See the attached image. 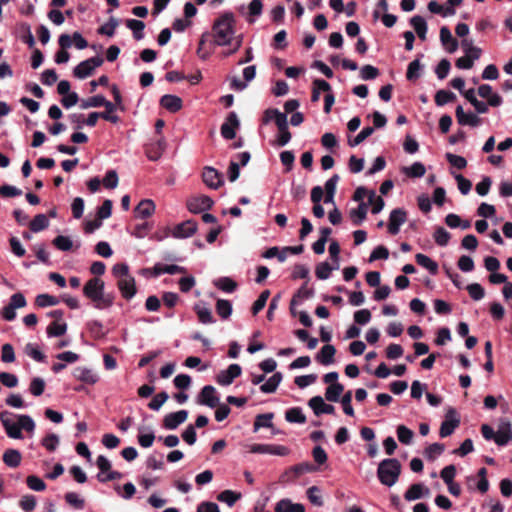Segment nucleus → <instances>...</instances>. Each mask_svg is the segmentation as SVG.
I'll use <instances>...</instances> for the list:
<instances>
[{
    "label": "nucleus",
    "mask_w": 512,
    "mask_h": 512,
    "mask_svg": "<svg viewBox=\"0 0 512 512\" xmlns=\"http://www.w3.org/2000/svg\"><path fill=\"white\" fill-rule=\"evenodd\" d=\"M202 180L211 189H218L224 183L222 174L211 166H205L202 172Z\"/></svg>",
    "instance_id": "obj_12"
},
{
    "label": "nucleus",
    "mask_w": 512,
    "mask_h": 512,
    "mask_svg": "<svg viewBox=\"0 0 512 512\" xmlns=\"http://www.w3.org/2000/svg\"><path fill=\"white\" fill-rule=\"evenodd\" d=\"M306 494H307V498L314 506H317V507L323 506L324 502H323V498L321 496V490L319 487H317V486L309 487L306 491Z\"/></svg>",
    "instance_id": "obj_55"
},
{
    "label": "nucleus",
    "mask_w": 512,
    "mask_h": 512,
    "mask_svg": "<svg viewBox=\"0 0 512 512\" xmlns=\"http://www.w3.org/2000/svg\"><path fill=\"white\" fill-rule=\"evenodd\" d=\"M422 68H423V65L420 63L419 58H416L415 60H413L412 62L409 63V65L407 67L406 78L409 81H415V80L419 79L421 76L420 72H421Z\"/></svg>",
    "instance_id": "obj_42"
},
{
    "label": "nucleus",
    "mask_w": 512,
    "mask_h": 512,
    "mask_svg": "<svg viewBox=\"0 0 512 512\" xmlns=\"http://www.w3.org/2000/svg\"><path fill=\"white\" fill-rule=\"evenodd\" d=\"M87 327L91 335L96 339H100L106 336L103 324L98 320H92L88 322Z\"/></svg>",
    "instance_id": "obj_63"
},
{
    "label": "nucleus",
    "mask_w": 512,
    "mask_h": 512,
    "mask_svg": "<svg viewBox=\"0 0 512 512\" xmlns=\"http://www.w3.org/2000/svg\"><path fill=\"white\" fill-rule=\"evenodd\" d=\"M102 106L105 107V111L100 112L101 118L113 124H117L120 121V118L114 112L119 110V107L115 103L107 100L105 97Z\"/></svg>",
    "instance_id": "obj_27"
},
{
    "label": "nucleus",
    "mask_w": 512,
    "mask_h": 512,
    "mask_svg": "<svg viewBox=\"0 0 512 512\" xmlns=\"http://www.w3.org/2000/svg\"><path fill=\"white\" fill-rule=\"evenodd\" d=\"M214 201L207 195L193 197L187 201V209L193 214H199L212 208Z\"/></svg>",
    "instance_id": "obj_9"
},
{
    "label": "nucleus",
    "mask_w": 512,
    "mask_h": 512,
    "mask_svg": "<svg viewBox=\"0 0 512 512\" xmlns=\"http://www.w3.org/2000/svg\"><path fill=\"white\" fill-rule=\"evenodd\" d=\"M415 260L418 265L427 269L431 275H436L438 272V263L432 260L429 256L418 253L415 255Z\"/></svg>",
    "instance_id": "obj_32"
},
{
    "label": "nucleus",
    "mask_w": 512,
    "mask_h": 512,
    "mask_svg": "<svg viewBox=\"0 0 512 512\" xmlns=\"http://www.w3.org/2000/svg\"><path fill=\"white\" fill-rule=\"evenodd\" d=\"M242 369L239 364L233 363L227 369L221 370L217 376L216 381L221 386H229L233 383L234 379L241 375Z\"/></svg>",
    "instance_id": "obj_14"
},
{
    "label": "nucleus",
    "mask_w": 512,
    "mask_h": 512,
    "mask_svg": "<svg viewBox=\"0 0 512 512\" xmlns=\"http://www.w3.org/2000/svg\"><path fill=\"white\" fill-rule=\"evenodd\" d=\"M235 17L232 12H225L220 15L213 23V44L216 46L230 45L234 39Z\"/></svg>",
    "instance_id": "obj_2"
},
{
    "label": "nucleus",
    "mask_w": 512,
    "mask_h": 512,
    "mask_svg": "<svg viewBox=\"0 0 512 512\" xmlns=\"http://www.w3.org/2000/svg\"><path fill=\"white\" fill-rule=\"evenodd\" d=\"M197 402L200 405L215 408L219 403V396L215 387L212 385L204 386L197 397Z\"/></svg>",
    "instance_id": "obj_13"
},
{
    "label": "nucleus",
    "mask_w": 512,
    "mask_h": 512,
    "mask_svg": "<svg viewBox=\"0 0 512 512\" xmlns=\"http://www.w3.org/2000/svg\"><path fill=\"white\" fill-rule=\"evenodd\" d=\"M119 25L118 19L111 17L105 24L98 28L97 32L100 35H106L112 37L115 34V30Z\"/></svg>",
    "instance_id": "obj_50"
},
{
    "label": "nucleus",
    "mask_w": 512,
    "mask_h": 512,
    "mask_svg": "<svg viewBox=\"0 0 512 512\" xmlns=\"http://www.w3.org/2000/svg\"><path fill=\"white\" fill-rule=\"evenodd\" d=\"M193 310L198 316V320L202 324H212L215 319L212 315L211 309L205 305L195 304Z\"/></svg>",
    "instance_id": "obj_34"
},
{
    "label": "nucleus",
    "mask_w": 512,
    "mask_h": 512,
    "mask_svg": "<svg viewBox=\"0 0 512 512\" xmlns=\"http://www.w3.org/2000/svg\"><path fill=\"white\" fill-rule=\"evenodd\" d=\"M156 206L153 200L143 199L134 209L135 217L145 219L152 216L155 212Z\"/></svg>",
    "instance_id": "obj_22"
},
{
    "label": "nucleus",
    "mask_w": 512,
    "mask_h": 512,
    "mask_svg": "<svg viewBox=\"0 0 512 512\" xmlns=\"http://www.w3.org/2000/svg\"><path fill=\"white\" fill-rule=\"evenodd\" d=\"M198 229L197 222L194 220H186L175 225L172 229H167L165 236H172L176 239H186L193 236Z\"/></svg>",
    "instance_id": "obj_7"
},
{
    "label": "nucleus",
    "mask_w": 512,
    "mask_h": 512,
    "mask_svg": "<svg viewBox=\"0 0 512 512\" xmlns=\"http://www.w3.org/2000/svg\"><path fill=\"white\" fill-rule=\"evenodd\" d=\"M165 148L164 140H158L146 148V156L151 161H157L161 158Z\"/></svg>",
    "instance_id": "obj_36"
},
{
    "label": "nucleus",
    "mask_w": 512,
    "mask_h": 512,
    "mask_svg": "<svg viewBox=\"0 0 512 512\" xmlns=\"http://www.w3.org/2000/svg\"><path fill=\"white\" fill-rule=\"evenodd\" d=\"M240 121L236 112L232 111L226 117L225 122L221 125V136L226 140L234 139L236 136V129L239 128Z\"/></svg>",
    "instance_id": "obj_11"
},
{
    "label": "nucleus",
    "mask_w": 512,
    "mask_h": 512,
    "mask_svg": "<svg viewBox=\"0 0 512 512\" xmlns=\"http://www.w3.org/2000/svg\"><path fill=\"white\" fill-rule=\"evenodd\" d=\"M59 302H60L59 298L49 295V294H46V293L37 295L36 299H35L36 305L40 308L55 306V305L59 304Z\"/></svg>",
    "instance_id": "obj_47"
},
{
    "label": "nucleus",
    "mask_w": 512,
    "mask_h": 512,
    "mask_svg": "<svg viewBox=\"0 0 512 512\" xmlns=\"http://www.w3.org/2000/svg\"><path fill=\"white\" fill-rule=\"evenodd\" d=\"M104 289V281L98 277H94L85 283L83 287V294L95 303V308H108L113 305V297L111 295H105Z\"/></svg>",
    "instance_id": "obj_3"
},
{
    "label": "nucleus",
    "mask_w": 512,
    "mask_h": 512,
    "mask_svg": "<svg viewBox=\"0 0 512 512\" xmlns=\"http://www.w3.org/2000/svg\"><path fill=\"white\" fill-rule=\"evenodd\" d=\"M285 419L290 423L304 424L306 416L300 407H293L286 411Z\"/></svg>",
    "instance_id": "obj_38"
},
{
    "label": "nucleus",
    "mask_w": 512,
    "mask_h": 512,
    "mask_svg": "<svg viewBox=\"0 0 512 512\" xmlns=\"http://www.w3.org/2000/svg\"><path fill=\"white\" fill-rule=\"evenodd\" d=\"M429 489L422 483L412 484L405 492L404 498L407 501H415L429 494Z\"/></svg>",
    "instance_id": "obj_24"
},
{
    "label": "nucleus",
    "mask_w": 512,
    "mask_h": 512,
    "mask_svg": "<svg viewBox=\"0 0 512 512\" xmlns=\"http://www.w3.org/2000/svg\"><path fill=\"white\" fill-rule=\"evenodd\" d=\"M116 285L122 297L126 300H131L137 292L135 278L132 275L123 279H119Z\"/></svg>",
    "instance_id": "obj_17"
},
{
    "label": "nucleus",
    "mask_w": 512,
    "mask_h": 512,
    "mask_svg": "<svg viewBox=\"0 0 512 512\" xmlns=\"http://www.w3.org/2000/svg\"><path fill=\"white\" fill-rule=\"evenodd\" d=\"M455 115L457 118V122L459 125L465 126L469 125L471 127H477L481 120L480 118L473 113L466 114L461 105H458L455 110Z\"/></svg>",
    "instance_id": "obj_20"
},
{
    "label": "nucleus",
    "mask_w": 512,
    "mask_h": 512,
    "mask_svg": "<svg viewBox=\"0 0 512 512\" xmlns=\"http://www.w3.org/2000/svg\"><path fill=\"white\" fill-rule=\"evenodd\" d=\"M104 60L100 56H95L81 61L74 69L73 75L78 79H85L93 74V71L103 64Z\"/></svg>",
    "instance_id": "obj_6"
},
{
    "label": "nucleus",
    "mask_w": 512,
    "mask_h": 512,
    "mask_svg": "<svg viewBox=\"0 0 512 512\" xmlns=\"http://www.w3.org/2000/svg\"><path fill=\"white\" fill-rule=\"evenodd\" d=\"M126 26L132 31L135 40L139 41L144 38L143 30L145 28V23L143 21L137 19H128L126 20Z\"/></svg>",
    "instance_id": "obj_37"
},
{
    "label": "nucleus",
    "mask_w": 512,
    "mask_h": 512,
    "mask_svg": "<svg viewBox=\"0 0 512 512\" xmlns=\"http://www.w3.org/2000/svg\"><path fill=\"white\" fill-rule=\"evenodd\" d=\"M374 133V128L367 126L364 127L354 138L348 139V145L350 147L358 146L362 143L366 138L371 136Z\"/></svg>",
    "instance_id": "obj_54"
},
{
    "label": "nucleus",
    "mask_w": 512,
    "mask_h": 512,
    "mask_svg": "<svg viewBox=\"0 0 512 512\" xmlns=\"http://www.w3.org/2000/svg\"><path fill=\"white\" fill-rule=\"evenodd\" d=\"M256 77V66L250 65L243 69V78L244 81L239 80L237 77H234L231 80V89L236 91H243L249 82H251Z\"/></svg>",
    "instance_id": "obj_16"
},
{
    "label": "nucleus",
    "mask_w": 512,
    "mask_h": 512,
    "mask_svg": "<svg viewBox=\"0 0 512 512\" xmlns=\"http://www.w3.org/2000/svg\"><path fill=\"white\" fill-rule=\"evenodd\" d=\"M186 268L183 266H179L176 264H162V263H156L153 267V274L154 276H160L162 274H169L174 275L178 273H185Z\"/></svg>",
    "instance_id": "obj_26"
},
{
    "label": "nucleus",
    "mask_w": 512,
    "mask_h": 512,
    "mask_svg": "<svg viewBox=\"0 0 512 512\" xmlns=\"http://www.w3.org/2000/svg\"><path fill=\"white\" fill-rule=\"evenodd\" d=\"M344 391L341 383H333L326 388L325 398L330 402H337Z\"/></svg>",
    "instance_id": "obj_41"
},
{
    "label": "nucleus",
    "mask_w": 512,
    "mask_h": 512,
    "mask_svg": "<svg viewBox=\"0 0 512 512\" xmlns=\"http://www.w3.org/2000/svg\"><path fill=\"white\" fill-rule=\"evenodd\" d=\"M73 376L77 380L89 385H94L99 380L98 375L92 369L86 367L75 368L73 371Z\"/></svg>",
    "instance_id": "obj_21"
},
{
    "label": "nucleus",
    "mask_w": 512,
    "mask_h": 512,
    "mask_svg": "<svg viewBox=\"0 0 512 512\" xmlns=\"http://www.w3.org/2000/svg\"><path fill=\"white\" fill-rule=\"evenodd\" d=\"M433 237L438 246L445 247L448 245L451 236L445 228L437 227Z\"/></svg>",
    "instance_id": "obj_59"
},
{
    "label": "nucleus",
    "mask_w": 512,
    "mask_h": 512,
    "mask_svg": "<svg viewBox=\"0 0 512 512\" xmlns=\"http://www.w3.org/2000/svg\"><path fill=\"white\" fill-rule=\"evenodd\" d=\"M21 459V453L17 449L10 448L3 453V462L10 468L18 467L21 463Z\"/></svg>",
    "instance_id": "obj_33"
},
{
    "label": "nucleus",
    "mask_w": 512,
    "mask_h": 512,
    "mask_svg": "<svg viewBox=\"0 0 512 512\" xmlns=\"http://www.w3.org/2000/svg\"><path fill=\"white\" fill-rule=\"evenodd\" d=\"M407 220V212L403 208H395L390 212L388 222V232L391 235H397L400 231V227Z\"/></svg>",
    "instance_id": "obj_10"
},
{
    "label": "nucleus",
    "mask_w": 512,
    "mask_h": 512,
    "mask_svg": "<svg viewBox=\"0 0 512 512\" xmlns=\"http://www.w3.org/2000/svg\"><path fill=\"white\" fill-rule=\"evenodd\" d=\"M425 172L426 168L421 162H414L411 166L403 168V173L411 178H420Z\"/></svg>",
    "instance_id": "obj_45"
},
{
    "label": "nucleus",
    "mask_w": 512,
    "mask_h": 512,
    "mask_svg": "<svg viewBox=\"0 0 512 512\" xmlns=\"http://www.w3.org/2000/svg\"><path fill=\"white\" fill-rule=\"evenodd\" d=\"M316 470H317V468L312 463L302 462V463L292 466L288 471L285 472L284 476L293 474V480H294L302 474L315 472Z\"/></svg>",
    "instance_id": "obj_31"
},
{
    "label": "nucleus",
    "mask_w": 512,
    "mask_h": 512,
    "mask_svg": "<svg viewBox=\"0 0 512 512\" xmlns=\"http://www.w3.org/2000/svg\"><path fill=\"white\" fill-rule=\"evenodd\" d=\"M27 304L26 298L23 293L17 292L10 297L8 305L4 306L1 310V317L6 321L15 320L17 314L16 309L23 308Z\"/></svg>",
    "instance_id": "obj_5"
},
{
    "label": "nucleus",
    "mask_w": 512,
    "mask_h": 512,
    "mask_svg": "<svg viewBox=\"0 0 512 512\" xmlns=\"http://www.w3.org/2000/svg\"><path fill=\"white\" fill-rule=\"evenodd\" d=\"M273 413L260 414L256 417L254 421V431H258L260 428H270L273 426L272 419Z\"/></svg>",
    "instance_id": "obj_57"
},
{
    "label": "nucleus",
    "mask_w": 512,
    "mask_h": 512,
    "mask_svg": "<svg viewBox=\"0 0 512 512\" xmlns=\"http://www.w3.org/2000/svg\"><path fill=\"white\" fill-rule=\"evenodd\" d=\"M14 416L12 412L7 410L0 413L1 424L9 438L22 439V429L27 432L35 430V422L31 416L25 414L17 415L18 422H14Z\"/></svg>",
    "instance_id": "obj_1"
},
{
    "label": "nucleus",
    "mask_w": 512,
    "mask_h": 512,
    "mask_svg": "<svg viewBox=\"0 0 512 512\" xmlns=\"http://www.w3.org/2000/svg\"><path fill=\"white\" fill-rule=\"evenodd\" d=\"M188 417L187 410H179L177 412L168 413L163 419V427L167 430H174L184 423Z\"/></svg>",
    "instance_id": "obj_15"
},
{
    "label": "nucleus",
    "mask_w": 512,
    "mask_h": 512,
    "mask_svg": "<svg viewBox=\"0 0 512 512\" xmlns=\"http://www.w3.org/2000/svg\"><path fill=\"white\" fill-rule=\"evenodd\" d=\"M336 349L331 344L324 345L316 356V360L322 365L328 366L334 362Z\"/></svg>",
    "instance_id": "obj_28"
},
{
    "label": "nucleus",
    "mask_w": 512,
    "mask_h": 512,
    "mask_svg": "<svg viewBox=\"0 0 512 512\" xmlns=\"http://www.w3.org/2000/svg\"><path fill=\"white\" fill-rule=\"evenodd\" d=\"M240 497V493H236L232 490H224L218 494L217 499L226 503L229 507H232Z\"/></svg>",
    "instance_id": "obj_56"
},
{
    "label": "nucleus",
    "mask_w": 512,
    "mask_h": 512,
    "mask_svg": "<svg viewBox=\"0 0 512 512\" xmlns=\"http://www.w3.org/2000/svg\"><path fill=\"white\" fill-rule=\"evenodd\" d=\"M368 203L360 202L356 209L351 210L350 216L355 225H360L367 216Z\"/></svg>",
    "instance_id": "obj_39"
},
{
    "label": "nucleus",
    "mask_w": 512,
    "mask_h": 512,
    "mask_svg": "<svg viewBox=\"0 0 512 512\" xmlns=\"http://www.w3.org/2000/svg\"><path fill=\"white\" fill-rule=\"evenodd\" d=\"M49 226V220L45 214H37L30 222L29 228L32 232L38 233Z\"/></svg>",
    "instance_id": "obj_40"
},
{
    "label": "nucleus",
    "mask_w": 512,
    "mask_h": 512,
    "mask_svg": "<svg viewBox=\"0 0 512 512\" xmlns=\"http://www.w3.org/2000/svg\"><path fill=\"white\" fill-rule=\"evenodd\" d=\"M428 10L434 14H441L443 17L454 15L456 12L452 7H446L444 9L443 6L435 0L428 3Z\"/></svg>",
    "instance_id": "obj_52"
},
{
    "label": "nucleus",
    "mask_w": 512,
    "mask_h": 512,
    "mask_svg": "<svg viewBox=\"0 0 512 512\" xmlns=\"http://www.w3.org/2000/svg\"><path fill=\"white\" fill-rule=\"evenodd\" d=\"M275 512H305V506L301 503H293L289 498L279 500L274 508Z\"/></svg>",
    "instance_id": "obj_25"
},
{
    "label": "nucleus",
    "mask_w": 512,
    "mask_h": 512,
    "mask_svg": "<svg viewBox=\"0 0 512 512\" xmlns=\"http://www.w3.org/2000/svg\"><path fill=\"white\" fill-rule=\"evenodd\" d=\"M410 24L417 33V36L424 41L428 31L426 20L420 15H415L410 19Z\"/></svg>",
    "instance_id": "obj_30"
},
{
    "label": "nucleus",
    "mask_w": 512,
    "mask_h": 512,
    "mask_svg": "<svg viewBox=\"0 0 512 512\" xmlns=\"http://www.w3.org/2000/svg\"><path fill=\"white\" fill-rule=\"evenodd\" d=\"M435 103L437 106H444L449 102H452L456 99V95L449 90H438L435 94Z\"/></svg>",
    "instance_id": "obj_49"
},
{
    "label": "nucleus",
    "mask_w": 512,
    "mask_h": 512,
    "mask_svg": "<svg viewBox=\"0 0 512 512\" xmlns=\"http://www.w3.org/2000/svg\"><path fill=\"white\" fill-rule=\"evenodd\" d=\"M372 204L371 213L378 214L384 208V200L382 197L377 196L374 190L369 191L368 193V205Z\"/></svg>",
    "instance_id": "obj_48"
},
{
    "label": "nucleus",
    "mask_w": 512,
    "mask_h": 512,
    "mask_svg": "<svg viewBox=\"0 0 512 512\" xmlns=\"http://www.w3.org/2000/svg\"><path fill=\"white\" fill-rule=\"evenodd\" d=\"M159 104L170 113H176L183 106L182 99L177 95L165 94L160 98Z\"/></svg>",
    "instance_id": "obj_19"
},
{
    "label": "nucleus",
    "mask_w": 512,
    "mask_h": 512,
    "mask_svg": "<svg viewBox=\"0 0 512 512\" xmlns=\"http://www.w3.org/2000/svg\"><path fill=\"white\" fill-rule=\"evenodd\" d=\"M52 243L60 251H70L73 247V242L70 237L64 235L55 237Z\"/></svg>",
    "instance_id": "obj_62"
},
{
    "label": "nucleus",
    "mask_w": 512,
    "mask_h": 512,
    "mask_svg": "<svg viewBox=\"0 0 512 512\" xmlns=\"http://www.w3.org/2000/svg\"><path fill=\"white\" fill-rule=\"evenodd\" d=\"M214 285L226 293H232L237 288V283L230 277H220L214 282Z\"/></svg>",
    "instance_id": "obj_46"
},
{
    "label": "nucleus",
    "mask_w": 512,
    "mask_h": 512,
    "mask_svg": "<svg viewBox=\"0 0 512 512\" xmlns=\"http://www.w3.org/2000/svg\"><path fill=\"white\" fill-rule=\"evenodd\" d=\"M339 264L330 265L327 261L320 262L316 265L315 275L319 280H326L330 277L333 270H337Z\"/></svg>",
    "instance_id": "obj_35"
},
{
    "label": "nucleus",
    "mask_w": 512,
    "mask_h": 512,
    "mask_svg": "<svg viewBox=\"0 0 512 512\" xmlns=\"http://www.w3.org/2000/svg\"><path fill=\"white\" fill-rule=\"evenodd\" d=\"M309 407L313 410L316 416L321 414H332L335 408L331 404H326L321 396H314L308 401Z\"/></svg>",
    "instance_id": "obj_18"
},
{
    "label": "nucleus",
    "mask_w": 512,
    "mask_h": 512,
    "mask_svg": "<svg viewBox=\"0 0 512 512\" xmlns=\"http://www.w3.org/2000/svg\"><path fill=\"white\" fill-rule=\"evenodd\" d=\"M283 379V375L281 372H275L271 377H269L265 383L260 386L261 392L265 394L274 393L278 386L280 385Z\"/></svg>",
    "instance_id": "obj_29"
},
{
    "label": "nucleus",
    "mask_w": 512,
    "mask_h": 512,
    "mask_svg": "<svg viewBox=\"0 0 512 512\" xmlns=\"http://www.w3.org/2000/svg\"><path fill=\"white\" fill-rule=\"evenodd\" d=\"M208 36H209V34L207 32L203 33L200 36L199 43H198V48L196 50L197 56L200 59H202V60H207L211 56V54H212V50H208L205 47V44H206Z\"/></svg>",
    "instance_id": "obj_60"
},
{
    "label": "nucleus",
    "mask_w": 512,
    "mask_h": 512,
    "mask_svg": "<svg viewBox=\"0 0 512 512\" xmlns=\"http://www.w3.org/2000/svg\"><path fill=\"white\" fill-rule=\"evenodd\" d=\"M24 352L27 356L31 357L37 362H45L46 356L36 344L27 343L25 345Z\"/></svg>",
    "instance_id": "obj_43"
},
{
    "label": "nucleus",
    "mask_w": 512,
    "mask_h": 512,
    "mask_svg": "<svg viewBox=\"0 0 512 512\" xmlns=\"http://www.w3.org/2000/svg\"><path fill=\"white\" fill-rule=\"evenodd\" d=\"M67 324L66 323H57L53 322L47 327V335L48 337H59L66 333Z\"/></svg>",
    "instance_id": "obj_64"
},
{
    "label": "nucleus",
    "mask_w": 512,
    "mask_h": 512,
    "mask_svg": "<svg viewBox=\"0 0 512 512\" xmlns=\"http://www.w3.org/2000/svg\"><path fill=\"white\" fill-rule=\"evenodd\" d=\"M459 419L445 420L441 423L439 434L440 437L445 438L450 436L454 430L459 426Z\"/></svg>",
    "instance_id": "obj_51"
},
{
    "label": "nucleus",
    "mask_w": 512,
    "mask_h": 512,
    "mask_svg": "<svg viewBox=\"0 0 512 512\" xmlns=\"http://www.w3.org/2000/svg\"><path fill=\"white\" fill-rule=\"evenodd\" d=\"M397 437H398V440L400 443L404 444V445H409L411 444L412 440H413V436H414V432L406 427L405 425H399L397 427Z\"/></svg>",
    "instance_id": "obj_53"
},
{
    "label": "nucleus",
    "mask_w": 512,
    "mask_h": 512,
    "mask_svg": "<svg viewBox=\"0 0 512 512\" xmlns=\"http://www.w3.org/2000/svg\"><path fill=\"white\" fill-rule=\"evenodd\" d=\"M445 450V446L442 443H433L426 447L424 453L425 457L428 460H435L438 456H440Z\"/></svg>",
    "instance_id": "obj_58"
},
{
    "label": "nucleus",
    "mask_w": 512,
    "mask_h": 512,
    "mask_svg": "<svg viewBox=\"0 0 512 512\" xmlns=\"http://www.w3.org/2000/svg\"><path fill=\"white\" fill-rule=\"evenodd\" d=\"M45 390V381L40 377H34L29 385V392L35 396L39 397L44 393Z\"/></svg>",
    "instance_id": "obj_61"
},
{
    "label": "nucleus",
    "mask_w": 512,
    "mask_h": 512,
    "mask_svg": "<svg viewBox=\"0 0 512 512\" xmlns=\"http://www.w3.org/2000/svg\"><path fill=\"white\" fill-rule=\"evenodd\" d=\"M440 41L449 53H454L458 49L459 43L457 39L452 36L451 31L446 26L440 29Z\"/></svg>",
    "instance_id": "obj_23"
},
{
    "label": "nucleus",
    "mask_w": 512,
    "mask_h": 512,
    "mask_svg": "<svg viewBox=\"0 0 512 512\" xmlns=\"http://www.w3.org/2000/svg\"><path fill=\"white\" fill-rule=\"evenodd\" d=\"M232 303L229 300L218 299L216 302V312L222 319H228L232 314Z\"/></svg>",
    "instance_id": "obj_44"
},
{
    "label": "nucleus",
    "mask_w": 512,
    "mask_h": 512,
    "mask_svg": "<svg viewBox=\"0 0 512 512\" xmlns=\"http://www.w3.org/2000/svg\"><path fill=\"white\" fill-rule=\"evenodd\" d=\"M510 442H512V423L508 418H500L496 431L495 443L498 446H506Z\"/></svg>",
    "instance_id": "obj_8"
},
{
    "label": "nucleus",
    "mask_w": 512,
    "mask_h": 512,
    "mask_svg": "<svg viewBox=\"0 0 512 512\" xmlns=\"http://www.w3.org/2000/svg\"><path fill=\"white\" fill-rule=\"evenodd\" d=\"M401 473V464L396 458H387L382 460L377 469V476L381 484L391 487L399 478Z\"/></svg>",
    "instance_id": "obj_4"
}]
</instances>
